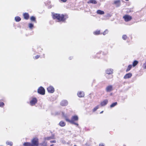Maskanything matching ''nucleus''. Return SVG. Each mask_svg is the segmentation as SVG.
<instances>
[{"label":"nucleus","instance_id":"obj_43","mask_svg":"<svg viewBox=\"0 0 146 146\" xmlns=\"http://www.w3.org/2000/svg\"><path fill=\"white\" fill-rule=\"evenodd\" d=\"M53 145H54L53 144H52V145H51L50 146H53Z\"/></svg>","mask_w":146,"mask_h":146},{"label":"nucleus","instance_id":"obj_44","mask_svg":"<svg viewBox=\"0 0 146 146\" xmlns=\"http://www.w3.org/2000/svg\"><path fill=\"white\" fill-rule=\"evenodd\" d=\"M125 0V1H128V0Z\"/></svg>","mask_w":146,"mask_h":146},{"label":"nucleus","instance_id":"obj_14","mask_svg":"<svg viewBox=\"0 0 146 146\" xmlns=\"http://www.w3.org/2000/svg\"><path fill=\"white\" fill-rule=\"evenodd\" d=\"M132 74L131 73H129L126 74L124 77V78L127 79L130 78L132 76Z\"/></svg>","mask_w":146,"mask_h":146},{"label":"nucleus","instance_id":"obj_32","mask_svg":"<svg viewBox=\"0 0 146 146\" xmlns=\"http://www.w3.org/2000/svg\"><path fill=\"white\" fill-rule=\"evenodd\" d=\"M108 31L107 29H106L103 33V35H105L108 33Z\"/></svg>","mask_w":146,"mask_h":146},{"label":"nucleus","instance_id":"obj_31","mask_svg":"<svg viewBox=\"0 0 146 146\" xmlns=\"http://www.w3.org/2000/svg\"><path fill=\"white\" fill-rule=\"evenodd\" d=\"M34 26V25L32 23H30L29 24V27L31 29H32Z\"/></svg>","mask_w":146,"mask_h":146},{"label":"nucleus","instance_id":"obj_25","mask_svg":"<svg viewBox=\"0 0 146 146\" xmlns=\"http://www.w3.org/2000/svg\"><path fill=\"white\" fill-rule=\"evenodd\" d=\"M132 67V66L131 65H129L128 66L127 68V69L126 70V71L127 72L129 71V70H130L131 69V68Z\"/></svg>","mask_w":146,"mask_h":146},{"label":"nucleus","instance_id":"obj_41","mask_svg":"<svg viewBox=\"0 0 146 146\" xmlns=\"http://www.w3.org/2000/svg\"><path fill=\"white\" fill-rule=\"evenodd\" d=\"M64 144H69V143L68 142H66V143H64Z\"/></svg>","mask_w":146,"mask_h":146},{"label":"nucleus","instance_id":"obj_9","mask_svg":"<svg viewBox=\"0 0 146 146\" xmlns=\"http://www.w3.org/2000/svg\"><path fill=\"white\" fill-rule=\"evenodd\" d=\"M68 101L66 100H62L60 102V105L62 106H65L68 105Z\"/></svg>","mask_w":146,"mask_h":146},{"label":"nucleus","instance_id":"obj_38","mask_svg":"<svg viewBox=\"0 0 146 146\" xmlns=\"http://www.w3.org/2000/svg\"><path fill=\"white\" fill-rule=\"evenodd\" d=\"M60 0L63 2H65L67 0Z\"/></svg>","mask_w":146,"mask_h":146},{"label":"nucleus","instance_id":"obj_24","mask_svg":"<svg viewBox=\"0 0 146 146\" xmlns=\"http://www.w3.org/2000/svg\"><path fill=\"white\" fill-rule=\"evenodd\" d=\"M15 19V21L17 22L21 20V18L18 16L16 17Z\"/></svg>","mask_w":146,"mask_h":146},{"label":"nucleus","instance_id":"obj_45","mask_svg":"<svg viewBox=\"0 0 146 146\" xmlns=\"http://www.w3.org/2000/svg\"><path fill=\"white\" fill-rule=\"evenodd\" d=\"M74 146H76V145H74Z\"/></svg>","mask_w":146,"mask_h":146},{"label":"nucleus","instance_id":"obj_40","mask_svg":"<svg viewBox=\"0 0 146 146\" xmlns=\"http://www.w3.org/2000/svg\"><path fill=\"white\" fill-rule=\"evenodd\" d=\"M66 142H65V141H63V142H62L63 143V144H64V143H66Z\"/></svg>","mask_w":146,"mask_h":146},{"label":"nucleus","instance_id":"obj_34","mask_svg":"<svg viewBox=\"0 0 146 146\" xmlns=\"http://www.w3.org/2000/svg\"><path fill=\"white\" fill-rule=\"evenodd\" d=\"M40 56L39 55H37L34 57V58L35 59H37L39 58Z\"/></svg>","mask_w":146,"mask_h":146},{"label":"nucleus","instance_id":"obj_6","mask_svg":"<svg viewBox=\"0 0 146 146\" xmlns=\"http://www.w3.org/2000/svg\"><path fill=\"white\" fill-rule=\"evenodd\" d=\"M37 101V99L35 98H33L30 102V104L31 106H34L36 103Z\"/></svg>","mask_w":146,"mask_h":146},{"label":"nucleus","instance_id":"obj_27","mask_svg":"<svg viewBox=\"0 0 146 146\" xmlns=\"http://www.w3.org/2000/svg\"><path fill=\"white\" fill-rule=\"evenodd\" d=\"M138 61L137 60H135L133 63V67L135 66L138 63Z\"/></svg>","mask_w":146,"mask_h":146},{"label":"nucleus","instance_id":"obj_15","mask_svg":"<svg viewBox=\"0 0 146 146\" xmlns=\"http://www.w3.org/2000/svg\"><path fill=\"white\" fill-rule=\"evenodd\" d=\"M23 16L25 19L28 20L29 18V15L28 13H25L23 14Z\"/></svg>","mask_w":146,"mask_h":146},{"label":"nucleus","instance_id":"obj_23","mask_svg":"<svg viewBox=\"0 0 146 146\" xmlns=\"http://www.w3.org/2000/svg\"><path fill=\"white\" fill-rule=\"evenodd\" d=\"M94 35H98L100 34V31L99 30H97L93 32Z\"/></svg>","mask_w":146,"mask_h":146},{"label":"nucleus","instance_id":"obj_17","mask_svg":"<svg viewBox=\"0 0 146 146\" xmlns=\"http://www.w3.org/2000/svg\"><path fill=\"white\" fill-rule=\"evenodd\" d=\"M54 139V135H52L50 137H46L44 139L45 140H50L51 139Z\"/></svg>","mask_w":146,"mask_h":146},{"label":"nucleus","instance_id":"obj_11","mask_svg":"<svg viewBox=\"0 0 146 146\" xmlns=\"http://www.w3.org/2000/svg\"><path fill=\"white\" fill-rule=\"evenodd\" d=\"M85 95L83 91H80L78 92L77 93L78 96L80 98L83 97Z\"/></svg>","mask_w":146,"mask_h":146},{"label":"nucleus","instance_id":"obj_26","mask_svg":"<svg viewBox=\"0 0 146 146\" xmlns=\"http://www.w3.org/2000/svg\"><path fill=\"white\" fill-rule=\"evenodd\" d=\"M117 104V102H115L112 103L111 105L110 106V107L111 108H113Z\"/></svg>","mask_w":146,"mask_h":146},{"label":"nucleus","instance_id":"obj_42","mask_svg":"<svg viewBox=\"0 0 146 146\" xmlns=\"http://www.w3.org/2000/svg\"><path fill=\"white\" fill-rule=\"evenodd\" d=\"M103 112V111H102L101 112H100V113H102Z\"/></svg>","mask_w":146,"mask_h":146},{"label":"nucleus","instance_id":"obj_13","mask_svg":"<svg viewBox=\"0 0 146 146\" xmlns=\"http://www.w3.org/2000/svg\"><path fill=\"white\" fill-rule=\"evenodd\" d=\"M108 102L107 100H105L102 102L100 103V105L102 106H103L106 105Z\"/></svg>","mask_w":146,"mask_h":146},{"label":"nucleus","instance_id":"obj_18","mask_svg":"<svg viewBox=\"0 0 146 146\" xmlns=\"http://www.w3.org/2000/svg\"><path fill=\"white\" fill-rule=\"evenodd\" d=\"M96 13L97 14L99 15H102L104 14V12L100 10H98L97 11Z\"/></svg>","mask_w":146,"mask_h":146},{"label":"nucleus","instance_id":"obj_28","mask_svg":"<svg viewBox=\"0 0 146 146\" xmlns=\"http://www.w3.org/2000/svg\"><path fill=\"white\" fill-rule=\"evenodd\" d=\"M100 105H97L93 109V111L95 112L99 108Z\"/></svg>","mask_w":146,"mask_h":146},{"label":"nucleus","instance_id":"obj_1","mask_svg":"<svg viewBox=\"0 0 146 146\" xmlns=\"http://www.w3.org/2000/svg\"><path fill=\"white\" fill-rule=\"evenodd\" d=\"M62 116L64 118L66 121L77 126L78 125V124L75 122L78 121V115H74L72 116L71 117V119L70 120L68 117L67 114H65L63 112H62Z\"/></svg>","mask_w":146,"mask_h":146},{"label":"nucleus","instance_id":"obj_37","mask_svg":"<svg viewBox=\"0 0 146 146\" xmlns=\"http://www.w3.org/2000/svg\"><path fill=\"white\" fill-rule=\"evenodd\" d=\"M50 142L51 143H55L56 142V140H53L50 141Z\"/></svg>","mask_w":146,"mask_h":146},{"label":"nucleus","instance_id":"obj_16","mask_svg":"<svg viewBox=\"0 0 146 146\" xmlns=\"http://www.w3.org/2000/svg\"><path fill=\"white\" fill-rule=\"evenodd\" d=\"M120 1L119 0H117L114 1V4L117 7H119L120 5Z\"/></svg>","mask_w":146,"mask_h":146},{"label":"nucleus","instance_id":"obj_21","mask_svg":"<svg viewBox=\"0 0 146 146\" xmlns=\"http://www.w3.org/2000/svg\"><path fill=\"white\" fill-rule=\"evenodd\" d=\"M59 125L61 127H64L66 123L63 121H61L59 123Z\"/></svg>","mask_w":146,"mask_h":146},{"label":"nucleus","instance_id":"obj_5","mask_svg":"<svg viewBox=\"0 0 146 146\" xmlns=\"http://www.w3.org/2000/svg\"><path fill=\"white\" fill-rule=\"evenodd\" d=\"M38 93L40 94L43 95L45 94V90L42 87H40L38 89Z\"/></svg>","mask_w":146,"mask_h":146},{"label":"nucleus","instance_id":"obj_12","mask_svg":"<svg viewBox=\"0 0 146 146\" xmlns=\"http://www.w3.org/2000/svg\"><path fill=\"white\" fill-rule=\"evenodd\" d=\"M106 72L108 74H111L113 73V70L111 68H108L106 70Z\"/></svg>","mask_w":146,"mask_h":146},{"label":"nucleus","instance_id":"obj_7","mask_svg":"<svg viewBox=\"0 0 146 146\" xmlns=\"http://www.w3.org/2000/svg\"><path fill=\"white\" fill-rule=\"evenodd\" d=\"M123 18L126 22L129 21L132 19L131 17L128 15H125L123 17Z\"/></svg>","mask_w":146,"mask_h":146},{"label":"nucleus","instance_id":"obj_29","mask_svg":"<svg viewBox=\"0 0 146 146\" xmlns=\"http://www.w3.org/2000/svg\"><path fill=\"white\" fill-rule=\"evenodd\" d=\"M127 35H122V38L123 40H125L127 39Z\"/></svg>","mask_w":146,"mask_h":146},{"label":"nucleus","instance_id":"obj_8","mask_svg":"<svg viewBox=\"0 0 146 146\" xmlns=\"http://www.w3.org/2000/svg\"><path fill=\"white\" fill-rule=\"evenodd\" d=\"M48 92L50 93H53L54 91V89L52 86H50L47 88Z\"/></svg>","mask_w":146,"mask_h":146},{"label":"nucleus","instance_id":"obj_33","mask_svg":"<svg viewBox=\"0 0 146 146\" xmlns=\"http://www.w3.org/2000/svg\"><path fill=\"white\" fill-rule=\"evenodd\" d=\"M4 104L3 102H0V107H3L4 106Z\"/></svg>","mask_w":146,"mask_h":146},{"label":"nucleus","instance_id":"obj_4","mask_svg":"<svg viewBox=\"0 0 146 146\" xmlns=\"http://www.w3.org/2000/svg\"><path fill=\"white\" fill-rule=\"evenodd\" d=\"M31 144L32 146H38V139L36 138H33L31 141Z\"/></svg>","mask_w":146,"mask_h":146},{"label":"nucleus","instance_id":"obj_35","mask_svg":"<svg viewBox=\"0 0 146 146\" xmlns=\"http://www.w3.org/2000/svg\"><path fill=\"white\" fill-rule=\"evenodd\" d=\"M143 68L146 69V62L143 64Z\"/></svg>","mask_w":146,"mask_h":146},{"label":"nucleus","instance_id":"obj_39","mask_svg":"<svg viewBox=\"0 0 146 146\" xmlns=\"http://www.w3.org/2000/svg\"><path fill=\"white\" fill-rule=\"evenodd\" d=\"M72 58H73V57H72V56H70V57L69 58V59H70V60H71V59H72Z\"/></svg>","mask_w":146,"mask_h":146},{"label":"nucleus","instance_id":"obj_22","mask_svg":"<svg viewBox=\"0 0 146 146\" xmlns=\"http://www.w3.org/2000/svg\"><path fill=\"white\" fill-rule=\"evenodd\" d=\"M6 145L10 146H12L13 145V143L11 141H7L6 142Z\"/></svg>","mask_w":146,"mask_h":146},{"label":"nucleus","instance_id":"obj_19","mask_svg":"<svg viewBox=\"0 0 146 146\" xmlns=\"http://www.w3.org/2000/svg\"><path fill=\"white\" fill-rule=\"evenodd\" d=\"M88 3H92L94 4H96L97 3V2L95 0H90L88 1Z\"/></svg>","mask_w":146,"mask_h":146},{"label":"nucleus","instance_id":"obj_3","mask_svg":"<svg viewBox=\"0 0 146 146\" xmlns=\"http://www.w3.org/2000/svg\"><path fill=\"white\" fill-rule=\"evenodd\" d=\"M52 17L54 19H56L58 22H64L68 18L67 15L55 13H52Z\"/></svg>","mask_w":146,"mask_h":146},{"label":"nucleus","instance_id":"obj_36","mask_svg":"<svg viewBox=\"0 0 146 146\" xmlns=\"http://www.w3.org/2000/svg\"><path fill=\"white\" fill-rule=\"evenodd\" d=\"M99 146H105L104 143H101L99 144Z\"/></svg>","mask_w":146,"mask_h":146},{"label":"nucleus","instance_id":"obj_10","mask_svg":"<svg viewBox=\"0 0 146 146\" xmlns=\"http://www.w3.org/2000/svg\"><path fill=\"white\" fill-rule=\"evenodd\" d=\"M106 91L107 92H110L113 90V86L112 85L108 86L106 88Z\"/></svg>","mask_w":146,"mask_h":146},{"label":"nucleus","instance_id":"obj_30","mask_svg":"<svg viewBox=\"0 0 146 146\" xmlns=\"http://www.w3.org/2000/svg\"><path fill=\"white\" fill-rule=\"evenodd\" d=\"M30 19L31 21H36V18L35 17L33 16H32L31 17Z\"/></svg>","mask_w":146,"mask_h":146},{"label":"nucleus","instance_id":"obj_2","mask_svg":"<svg viewBox=\"0 0 146 146\" xmlns=\"http://www.w3.org/2000/svg\"><path fill=\"white\" fill-rule=\"evenodd\" d=\"M52 17L54 19H56L58 22H64L68 18L67 15L55 13H52Z\"/></svg>","mask_w":146,"mask_h":146},{"label":"nucleus","instance_id":"obj_20","mask_svg":"<svg viewBox=\"0 0 146 146\" xmlns=\"http://www.w3.org/2000/svg\"><path fill=\"white\" fill-rule=\"evenodd\" d=\"M23 145L24 146H32V145L31 144V143L26 142L23 144Z\"/></svg>","mask_w":146,"mask_h":146}]
</instances>
